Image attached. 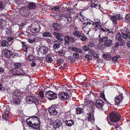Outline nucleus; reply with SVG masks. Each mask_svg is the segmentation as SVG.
<instances>
[{
  "label": "nucleus",
  "mask_w": 130,
  "mask_h": 130,
  "mask_svg": "<svg viewBox=\"0 0 130 130\" xmlns=\"http://www.w3.org/2000/svg\"><path fill=\"white\" fill-rule=\"evenodd\" d=\"M26 122L30 127L34 128L39 129V120L37 116L31 117L28 118L26 120Z\"/></svg>",
  "instance_id": "nucleus-1"
},
{
  "label": "nucleus",
  "mask_w": 130,
  "mask_h": 130,
  "mask_svg": "<svg viewBox=\"0 0 130 130\" xmlns=\"http://www.w3.org/2000/svg\"><path fill=\"white\" fill-rule=\"evenodd\" d=\"M99 41L100 42L104 41V44L107 47H110L113 42L112 39H109L107 37H101L99 39Z\"/></svg>",
  "instance_id": "nucleus-2"
},
{
  "label": "nucleus",
  "mask_w": 130,
  "mask_h": 130,
  "mask_svg": "<svg viewBox=\"0 0 130 130\" xmlns=\"http://www.w3.org/2000/svg\"><path fill=\"white\" fill-rule=\"evenodd\" d=\"M109 118L111 122H114L118 121L121 119L119 114L114 112H112L110 114Z\"/></svg>",
  "instance_id": "nucleus-3"
},
{
  "label": "nucleus",
  "mask_w": 130,
  "mask_h": 130,
  "mask_svg": "<svg viewBox=\"0 0 130 130\" xmlns=\"http://www.w3.org/2000/svg\"><path fill=\"white\" fill-rule=\"evenodd\" d=\"M45 96L46 98L50 100L55 99L57 97V94L51 91L45 92Z\"/></svg>",
  "instance_id": "nucleus-4"
},
{
  "label": "nucleus",
  "mask_w": 130,
  "mask_h": 130,
  "mask_svg": "<svg viewBox=\"0 0 130 130\" xmlns=\"http://www.w3.org/2000/svg\"><path fill=\"white\" fill-rule=\"evenodd\" d=\"M24 71L22 69L17 70L16 69H13L12 70L11 73L13 75L15 76L26 75L27 74L23 72Z\"/></svg>",
  "instance_id": "nucleus-5"
},
{
  "label": "nucleus",
  "mask_w": 130,
  "mask_h": 130,
  "mask_svg": "<svg viewBox=\"0 0 130 130\" xmlns=\"http://www.w3.org/2000/svg\"><path fill=\"white\" fill-rule=\"evenodd\" d=\"M53 126L57 130L61 129L63 127L62 122L60 120H57L53 123Z\"/></svg>",
  "instance_id": "nucleus-6"
},
{
  "label": "nucleus",
  "mask_w": 130,
  "mask_h": 130,
  "mask_svg": "<svg viewBox=\"0 0 130 130\" xmlns=\"http://www.w3.org/2000/svg\"><path fill=\"white\" fill-rule=\"evenodd\" d=\"M58 96L60 99L63 100L68 99L69 97L68 94L67 92H60Z\"/></svg>",
  "instance_id": "nucleus-7"
},
{
  "label": "nucleus",
  "mask_w": 130,
  "mask_h": 130,
  "mask_svg": "<svg viewBox=\"0 0 130 130\" xmlns=\"http://www.w3.org/2000/svg\"><path fill=\"white\" fill-rule=\"evenodd\" d=\"M116 39L118 41L122 44H119L120 45L122 46L125 43V42L124 40L122 38L121 34L120 33H118L116 37Z\"/></svg>",
  "instance_id": "nucleus-8"
},
{
  "label": "nucleus",
  "mask_w": 130,
  "mask_h": 130,
  "mask_svg": "<svg viewBox=\"0 0 130 130\" xmlns=\"http://www.w3.org/2000/svg\"><path fill=\"white\" fill-rule=\"evenodd\" d=\"M4 54L7 58H10L12 54V52L9 50L5 48L3 49Z\"/></svg>",
  "instance_id": "nucleus-9"
},
{
  "label": "nucleus",
  "mask_w": 130,
  "mask_h": 130,
  "mask_svg": "<svg viewBox=\"0 0 130 130\" xmlns=\"http://www.w3.org/2000/svg\"><path fill=\"white\" fill-rule=\"evenodd\" d=\"M26 101L27 102H33L36 105L38 103L36 102V98L33 95H29L26 98Z\"/></svg>",
  "instance_id": "nucleus-10"
},
{
  "label": "nucleus",
  "mask_w": 130,
  "mask_h": 130,
  "mask_svg": "<svg viewBox=\"0 0 130 130\" xmlns=\"http://www.w3.org/2000/svg\"><path fill=\"white\" fill-rule=\"evenodd\" d=\"M38 50L42 54H45L47 53L48 48L46 47L42 46L39 48Z\"/></svg>",
  "instance_id": "nucleus-11"
},
{
  "label": "nucleus",
  "mask_w": 130,
  "mask_h": 130,
  "mask_svg": "<svg viewBox=\"0 0 130 130\" xmlns=\"http://www.w3.org/2000/svg\"><path fill=\"white\" fill-rule=\"evenodd\" d=\"M120 94L117 96L115 97V101L117 103H119L122 102V100L123 99L122 96L123 94L121 93H120Z\"/></svg>",
  "instance_id": "nucleus-12"
},
{
  "label": "nucleus",
  "mask_w": 130,
  "mask_h": 130,
  "mask_svg": "<svg viewBox=\"0 0 130 130\" xmlns=\"http://www.w3.org/2000/svg\"><path fill=\"white\" fill-rule=\"evenodd\" d=\"M103 102L100 99H98L95 102V106L98 108H101L103 105Z\"/></svg>",
  "instance_id": "nucleus-13"
},
{
  "label": "nucleus",
  "mask_w": 130,
  "mask_h": 130,
  "mask_svg": "<svg viewBox=\"0 0 130 130\" xmlns=\"http://www.w3.org/2000/svg\"><path fill=\"white\" fill-rule=\"evenodd\" d=\"M92 103L91 101L89 100L86 99L85 100V101L84 103L85 106L84 107V108L89 107L90 108L92 106L91 105Z\"/></svg>",
  "instance_id": "nucleus-14"
},
{
  "label": "nucleus",
  "mask_w": 130,
  "mask_h": 130,
  "mask_svg": "<svg viewBox=\"0 0 130 130\" xmlns=\"http://www.w3.org/2000/svg\"><path fill=\"white\" fill-rule=\"evenodd\" d=\"M48 111L52 115H56L57 113V110L53 107H51L49 108Z\"/></svg>",
  "instance_id": "nucleus-15"
},
{
  "label": "nucleus",
  "mask_w": 130,
  "mask_h": 130,
  "mask_svg": "<svg viewBox=\"0 0 130 130\" xmlns=\"http://www.w3.org/2000/svg\"><path fill=\"white\" fill-rule=\"evenodd\" d=\"M53 35L58 40L60 41H62L63 40L62 38L63 34H62L58 33L57 32H54L53 33Z\"/></svg>",
  "instance_id": "nucleus-16"
},
{
  "label": "nucleus",
  "mask_w": 130,
  "mask_h": 130,
  "mask_svg": "<svg viewBox=\"0 0 130 130\" xmlns=\"http://www.w3.org/2000/svg\"><path fill=\"white\" fill-rule=\"evenodd\" d=\"M53 27L57 31H59L61 30V26L59 24L56 23H54L53 25Z\"/></svg>",
  "instance_id": "nucleus-17"
},
{
  "label": "nucleus",
  "mask_w": 130,
  "mask_h": 130,
  "mask_svg": "<svg viewBox=\"0 0 130 130\" xmlns=\"http://www.w3.org/2000/svg\"><path fill=\"white\" fill-rule=\"evenodd\" d=\"M89 54H91L94 57L98 58L99 57V55L95 51L91 49L89 52Z\"/></svg>",
  "instance_id": "nucleus-18"
},
{
  "label": "nucleus",
  "mask_w": 130,
  "mask_h": 130,
  "mask_svg": "<svg viewBox=\"0 0 130 130\" xmlns=\"http://www.w3.org/2000/svg\"><path fill=\"white\" fill-rule=\"evenodd\" d=\"M81 12H80V15L81 16V17L82 18V20H83L84 21H85L86 20V21L88 20H87V18L85 17L84 16L82 15L81 14ZM83 24H86L87 25H91V23L90 21H86L83 22Z\"/></svg>",
  "instance_id": "nucleus-19"
},
{
  "label": "nucleus",
  "mask_w": 130,
  "mask_h": 130,
  "mask_svg": "<svg viewBox=\"0 0 130 130\" xmlns=\"http://www.w3.org/2000/svg\"><path fill=\"white\" fill-rule=\"evenodd\" d=\"M20 103L19 99L17 98H15L13 99L11 102L12 104H16L18 105Z\"/></svg>",
  "instance_id": "nucleus-20"
},
{
  "label": "nucleus",
  "mask_w": 130,
  "mask_h": 130,
  "mask_svg": "<svg viewBox=\"0 0 130 130\" xmlns=\"http://www.w3.org/2000/svg\"><path fill=\"white\" fill-rule=\"evenodd\" d=\"M65 123L67 125L69 126H71L74 124V122L72 120H66Z\"/></svg>",
  "instance_id": "nucleus-21"
},
{
  "label": "nucleus",
  "mask_w": 130,
  "mask_h": 130,
  "mask_svg": "<svg viewBox=\"0 0 130 130\" xmlns=\"http://www.w3.org/2000/svg\"><path fill=\"white\" fill-rule=\"evenodd\" d=\"M9 44L8 41L6 40H3L1 41V45L3 47L8 46Z\"/></svg>",
  "instance_id": "nucleus-22"
},
{
  "label": "nucleus",
  "mask_w": 130,
  "mask_h": 130,
  "mask_svg": "<svg viewBox=\"0 0 130 130\" xmlns=\"http://www.w3.org/2000/svg\"><path fill=\"white\" fill-rule=\"evenodd\" d=\"M28 6L30 9H34L36 7V5L34 3L31 2L28 5Z\"/></svg>",
  "instance_id": "nucleus-23"
},
{
  "label": "nucleus",
  "mask_w": 130,
  "mask_h": 130,
  "mask_svg": "<svg viewBox=\"0 0 130 130\" xmlns=\"http://www.w3.org/2000/svg\"><path fill=\"white\" fill-rule=\"evenodd\" d=\"M38 28L37 29L35 28L33 29L32 28H30V30L33 33H37L40 31V27L38 26Z\"/></svg>",
  "instance_id": "nucleus-24"
},
{
  "label": "nucleus",
  "mask_w": 130,
  "mask_h": 130,
  "mask_svg": "<svg viewBox=\"0 0 130 130\" xmlns=\"http://www.w3.org/2000/svg\"><path fill=\"white\" fill-rule=\"evenodd\" d=\"M73 34L77 37H80L81 36V34L80 32L78 30L75 31L73 33Z\"/></svg>",
  "instance_id": "nucleus-25"
},
{
  "label": "nucleus",
  "mask_w": 130,
  "mask_h": 130,
  "mask_svg": "<svg viewBox=\"0 0 130 130\" xmlns=\"http://www.w3.org/2000/svg\"><path fill=\"white\" fill-rule=\"evenodd\" d=\"M103 57L105 59L108 60L110 59L111 57L110 55L108 54H104L103 55Z\"/></svg>",
  "instance_id": "nucleus-26"
},
{
  "label": "nucleus",
  "mask_w": 130,
  "mask_h": 130,
  "mask_svg": "<svg viewBox=\"0 0 130 130\" xmlns=\"http://www.w3.org/2000/svg\"><path fill=\"white\" fill-rule=\"evenodd\" d=\"M57 63L59 66H60L62 64L63 66L65 65V63H64L63 60L62 59H60L56 61Z\"/></svg>",
  "instance_id": "nucleus-27"
},
{
  "label": "nucleus",
  "mask_w": 130,
  "mask_h": 130,
  "mask_svg": "<svg viewBox=\"0 0 130 130\" xmlns=\"http://www.w3.org/2000/svg\"><path fill=\"white\" fill-rule=\"evenodd\" d=\"M57 53L58 54L60 55L64 56L66 54V51L64 50L61 49L59 51H58Z\"/></svg>",
  "instance_id": "nucleus-28"
},
{
  "label": "nucleus",
  "mask_w": 130,
  "mask_h": 130,
  "mask_svg": "<svg viewBox=\"0 0 130 130\" xmlns=\"http://www.w3.org/2000/svg\"><path fill=\"white\" fill-rule=\"evenodd\" d=\"M71 113L70 111H69L66 112L64 116L65 118L68 120L69 119L71 118Z\"/></svg>",
  "instance_id": "nucleus-29"
},
{
  "label": "nucleus",
  "mask_w": 130,
  "mask_h": 130,
  "mask_svg": "<svg viewBox=\"0 0 130 130\" xmlns=\"http://www.w3.org/2000/svg\"><path fill=\"white\" fill-rule=\"evenodd\" d=\"M64 40L65 41V44L66 45H68L70 41V39L68 36H66L64 38Z\"/></svg>",
  "instance_id": "nucleus-30"
},
{
  "label": "nucleus",
  "mask_w": 130,
  "mask_h": 130,
  "mask_svg": "<svg viewBox=\"0 0 130 130\" xmlns=\"http://www.w3.org/2000/svg\"><path fill=\"white\" fill-rule=\"evenodd\" d=\"M5 25V20L2 19H0V27H3Z\"/></svg>",
  "instance_id": "nucleus-31"
},
{
  "label": "nucleus",
  "mask_w": 130,
  "mask_h": 130,
  "mask_svg": "<svg viewBox=\"0 0 130 130\" xmlns=\"http://www.w3.org/2000/svg\"><path fill=\"white\" fill-rule=\"evenodd\" d=\"M42 36L43 37H50L51 36V34L49 32L43 33L42 34Z\"/></svg>",
  "instance_id": "nucleus-32"
},
{
  "label": "nucleus",
  "mask_w": 130,
  "mask_h": 130,
  "mask_svg": "<svg viewBox=\"0 0 130 130\" xmlns=\"http://www.w3.org/2000/svg\"><path fill=\"white\" fill-rule=\"evenodd\" d=\"M60 44L59 42H57L54 45L53 48L55 50H57L60 47Z\"/></svg>",
  "instance_id": "nucleus-33"
},
{
  "label": "nucleus",
  "mask_w": 130,
  "mask_h": 130,
  "mask_svg": "<svg viewBox=\"0 0 130 130\" xmlns=\"http://www.w3.org/2000/svg\"><path fill=\"white\" fill-rule=\"evenodd\" d=\"M3 109L4 110V112L5 113H9V107L7 106H4L3 107Z\"/></svg>",
  "instance_id": "nucleus-34"
},
{
  "label": "nucleus",
  "mask_w": 130,
  "mask_h": 130,
  "mask_svg": "<svg viewBox=\"0 0 130 130\" xmlns=\"http://www.w3.org/2000/svg\"><path fill=\"white\" fill-rule=\"evenodd\" d=\"M45 60L47 61L50 63L52 62L53 60L52 57L48 56L45 57Z\"/></svg>",
  "instance_id": "nucleus-35"
},
{
  "label": "nucleus",
  "mask_w": 130,
  "mask_h": 130,
  "mask_svg": "<svg viewBox=\"0 0 130 130\" xmlns=\"http://www.w3.org/2000/svg\"><path fill=\"white\" fill-rule=\"evenodd\" d=\"M65 18H66V20L68 22V23H71L72 22V17L71 16L69 15L68 16H66Z\"/></svg>",
  "instance_id": "nucleus-36"
},
{
  "label": "nucleus",
  "mask_w": 130,
  "mask_h": 130,
  "mask_svg": "<svg viewBox=\"0 0 130 130\" xmlns=\"http://www.w3.org/2000/svg\"><path fill=\"white\" fill-rule=\"evenodd\" d=\"M6 35L8 36L11 35L12 34L11 30L8 29H7L6 30Z\"/></svg>",
  "instance_id": "nucleus-37"
},
{
  "label": "nucleus",
  "mask_w": 130,
  "mask_h": 130,
  "mask_svg": "<svg viewBox=\"0 0 130 130\" xmlns=\"http://www.w3.org/2000/svg\"><path fill=\"white\" fill-rule=\"evenodd\" d=\"M110 18L113 23L116 24H117V22L116 21L117 19L115 18V17H114V16H110Z\"/></svg>",
  "instance_id": "nucleus-38"
},
{
  "label": "nucleus",
  "mask_w": 130,
  "mask_h": 130,
  "mask_svg": "<svg viewBox=\"0 0 130 130\" xmlns=\"http://www.w3.org/2000/svg\"><path fill=\"white\" fill-rule=\"evenodd\" d=\"M107 35L110 37L112 38L114 37V32L112 31H110V30L108 32Z\"/></svg>",
  "instance_id": "nucleus-39"
},
{
  "label": "nucleus",
  "mask_w": 130,
  "mask_h": 130,
  "mask_svg": "<svg viewBox=\"0 0 130 130\" xmlns=\"http://www.w3.org/2000/svg\"><path fill=\"white\" fill-rule=\"evenodd\" d=\"M2 117L4 119L7 120L9 118L8 113H5L3 115Z\"/></svg>",
  "instance_id": "nucleus-40"
},
{
  "label": "nucleus",
  "mask_w": 130,
  "mask_h": 130,
  "mask_svg": "<svg viewBox=\"0 0 130 130\" xmlns=\"http://www.w3.org/2000/svg\"><path fill=\"white\" fill-rule=\"evenodd\" d=\"M125 20L130 22V13L126 14L125 18Z\"/></svg>",
  "instance_id": "nucleus-41"
},
{
  "label": "nucleus",
  "mask_w": 130,
  "mask_h": 130,
  "mask_svg": "<svg viewBox=\"0 0 130 130\" xmlns=\"http://www.w3.org/2000/svg\"><path fill=\"white\" fill-rule=\"evenodd\" d=\"M120 56L118 55H117L116 56L113 57L112 58V60L113 62H116L118 60V59L119 58Z\"/></svg>",
  "instance_id": "nucleus-42"
},
{
  "label": "nucleus",
  "mask_w": 130,
  "mask_h": 130,
  "mask_svg": "<svg viewBox=\"0 0 130 130\" xmlns=\"http://www.w3.org/2000/svg\"><path fill=\"white\" fill-rule=\"evenodd\" d=\"M14 66L15 69H17L21 67V64L19 63H15Z\"/></svg>",
  "instance_id": "nucleus-43"
},
{
  "label": "nucleus",
  "mask_w": 130,
  "mask_h": 130,
  "mask_svg": "<svg viewBox=\"0 0 130 130\" xmlns=\"http://www.w3.org/2000/svg\"><path fill=\"white\" fill-rule=\"evenodd\" d=\"M39 95L42 99H44V96L43 95V92L42 91H39Z\"/></svg>",
  "instance_id": "nucleus-44"
},
{
  "label": "nucleus",
  "mask_w": 130,
  "mask_h": 130,
  "mask_svg": "<svg viewBox=\"0 0 130 130\" xmlns=\"http://www.w3.org/2000/svg\"><path fill=\"white\" fill-rule=\"evenodd\" d=\"M5 7V5L1 1H0V10H3Z\"/></svg>",
  "instance_id": "nucleus-45"
},
{
  "label": "nucleus",
  "mask_w": 130,
  "mask_h": 130,
  "mask_svg": "<svg viewBox=\"0 0 130 130\" xmlns=\"http://www.w3.org/2000/svg\"><path fill=\"white\" fill-rule=\"evenodd\" d=\"M82 110L81 108H77L76 109V112L77 114H80L82 113Z\"/></svg>",
  "instance_id": "nucleus-46"
},
{
  "label": "nucleus",
  "mask_w": 130,
  "mask_h": 130,
  "mask_svg": "<svg viewBox=\"0 0 130 130\" xmlns=\"http://www.w3.org/2000/svg\"><path fill=\"white\" fill-rule=\"evenodd\" d=\"M83 50L85 51H88L89 50V48L87 45H85L83 47Z\"/></svg>",
  "instance_id": "nucleus-47"
},
{
  "label": "nucleus",
  "mask_w": 130,
  "mask_h": 130,
  "mask_svg": "<svg viewBox=\"0 0 130 130\" xmlns=\"http://www.w3.org/2000/svg\"><path fill=\"white\" fill-rule=\"evenodd\" d=\"M121 34L122 38L123 37L125 39H127V34H126L123 32H122Z\"/></svg>",
  "instance_id": "nucleus-48"
},
{
  "label": "nucleus",
  "mask_w": 130,
  "mask_h": 130,
  "mask_svg": "<svg viewBox=\"0 0 130 130\" xmlns=\"http://www.w3.org/2000/svg\"><path fill=\"white\" fill-rule=\"evenodd\" d=\"M81 40L82 41H85L87 39V38L84 35H81Z\"/></svg>",
  "instance_id": "nucleus-49"
},
{
  "label": "nucleus",
  "mask_w": 130,
  "mask_h": 130,
  "mask_svg": "<svg viewBox=\"0 0 130 130\" xmlns=\"http://www.w3.org/2000/svg\"><path fill=\"white\" fill-rule=\"evenodd\" d=\"M28 40L29 42L32 43L35 41L36 39L35 38H31L28 39Z\"/></svg>",
  "instance_id": "nucleus-50"
},
{
  "label": "nucleus",
  "mask_w": 130,
  "mask_h": 130,
  "mask_svg": "<svg viewBox=\"0 0 130 130\" xmlns=\"http://www.w3.org/2000/svg\"><path fill=\"white\" fill-rule=\"evenodd\" d=\"M62 108V106L61 105H59L56 107V110L57 111H60L61 110Z\"/></svg>",
  "instance_id": "nucleus-51"
},
{
  "label": "nucleus",
  "mask_w": 130,
  "mask_h": 130,
  "mask_svg": "<svg viewBox=\"0 0 130 130\" xmlns=\"http://www.w3.org/2000/svg\"><path fill=\"white\" fill-rule=\"evenodd\" d=\"M85 57L88 60H91V56L89 54L86 55Z\"/></svg>",
  "instance_id": "nucleus-52"
},
{
  "label": "nucleus",
  "mask_w": 130,
  "mask_h": 130,
  "mask_svg": "<svg viewBox=\"0 0 130 130\" xmlns=\"http://www.w3.org/2000/svg\"><path fill=\"white\" fill-rule=\"evenodd\" d=\"M114 17L116 19H121V15L120 14H117Z\"/></svg>",
  "instance_id": "nucleus-53"
},
{
  "label": "nucleus",
  "mask_w": 130,
  "mask_h": 130,
  "mask_svg": "<svg viewBox=\"0 0 130 130\" xmlns=\"http://www.w3.org/2000/svg\"><path fill=\"white\" fill-rule=\"evenodd\" d=\"M68 59L69 61H70V62L74 61L75 60L74 58H72L70 56L68 57Z\"/></svg>",
  "instance_id": "nucleus-54"
},
{
  "label": "nucleus",
  "mask_w": 130,
  "mask_h": 130,
  "mask_svg": "<svg viewBox=\"0 0 130 130\" xmlns=\"http://www.w3.org/2000/svg\"><path fill=\"white\" fill-rule=\"evenodd\" d=\"M73 56L74 58L77 59L79 57V55L77 53H75L73 54Z\"/></svg>",
  "instance_id": "nucleus-55"
},
{
  "label": "nucleus",
  "mask_w": 130,
  "mask_h": 130,
  "mask_svg": "<svg viewBox=\"0 0 130 130\" xmlns=\"http://www.w3.org/2000/svg\"><path fill=\"white\" fill-rule=\"evenodd\" d=\"M79 49L75 47H73L72 48V50L75 51L76 52H78Z\"/></svg>",
  "instance_id": "nucleus-56"
},
{
  "label": "nucleus",
  "mask_w": 130,
  "mask_h": 130,
  "mask_svg": "<svg viewBox=\"0 0 130 130\" xmlns=\"http://www.w3.org/2000/svg\"><path fill=\"white\" fill-rule=\"evenodd\" d=\"M53 9H54L56 11H58L59 8L58 6H55L53 7Z\"/></svg>",
  "instance_id": "nucleus-57"
},
{
  "label": "nucleus",
  "mask_w": 130,
  "mask_h": 130,
  "mask_svg": "<svg viewBox=\"0 0 130 130\" xmlns=\"http://www.w3.org/2000/svg\"><path fill=\"white\" fill-rule=\"evenodd\" d=\"M93 43L91 42H90L88 44V46L91 47H92V46H93Z\"/></svg>",
  "instance_id": "nucleus-58"
},
{
  "label": "nucleus",
  "mask_w": 130,
  "mask_h": 130,
  "mask_svg": "<svg viewBox=\"0 0 130 130\" xmlns=\"http://www.w3.org/2000/svg\"><path fill=\"white\" fill-rule=\"evenodd\" d=\"M23 49L26 52H27V50L28 49V47L27 46H24L23 47Z\"/></svg>",
  "instance_id": "nucleus-59"
},
{
  "label": "nucleus",
  "mask_w": 130,
  "mask_h": 130,
  "mask_svg": "<svg viewBox=\"0 0 130 130\" xmlns=\"http://www.w3.org/2000/svg\"><path fill=\"white\" fill-rule=\"evenodd\" d=\"M100 96H101L102 98H103V99H104L105 100H106V99L105 98V95H104V93H101L100 94Z\"/></svg>",
  "instance_id": "nucleus-60"
},
{
  "label": "nucleus",
  "mask_w": 130,
  "mask_h": 130,
  "mask_svg": "<svg viewBox=\"0 0 130 130\" xmlns=\"http://www.w3.org/2000/svg\"><path fill=\"white\" fill-rule=\"evenodd\" d=\"M101 29L103 31L105 32H107L109 30V29H104L103 28H101Z\"/></svg>",
  "instance_id": "nucleus-61"
},
{
  "label": "nucleus",
  "mask_w": 130,
  "mask_h": 130,
  "mask_svg": "<svg viewBox=\"0 0 130 130\" xmlns=\"http://www.w3.org/2000/svg\"><path fill=\"white\" fill-rule=\"evenodd\" d=\"M13 39V38L12 37H9L8 38L7 40L11 42Z\"/></svg>",
  "instance_id": "nucleus-62"
},
{
  "label": "nucleus",
  "mask_w": 130,
  "mask_h": 130,
  "mask_svg": "<svg viewBox=\"0 0 130 130\" xmlns=\"http://www.w3.org/2000/svg\"><path fill=\"white\" fill-rule=\"evenodd\" d=\"M70 41L71 42H73L75 41V39L73 37H70Z\"/></svg>",
  "instance_id": "nucleus-63"
},
{
  "label": "nucleus",
  "mask_w": 130,
  "mask_h": 130,
  "mask_svg": "<svg viewBox=\"0 0 130 130\" xmlns=\"http://www.w3.org/2000/svg\"><path fill=\"white\" fill-rule=\"evenodd\" d=\"M115 128L116 129V130H119L118 128L119 127V126H118V124H116V125H115Z\"/></svg>",
  "instance_id": "nucleus-64"
}]
</instances>
